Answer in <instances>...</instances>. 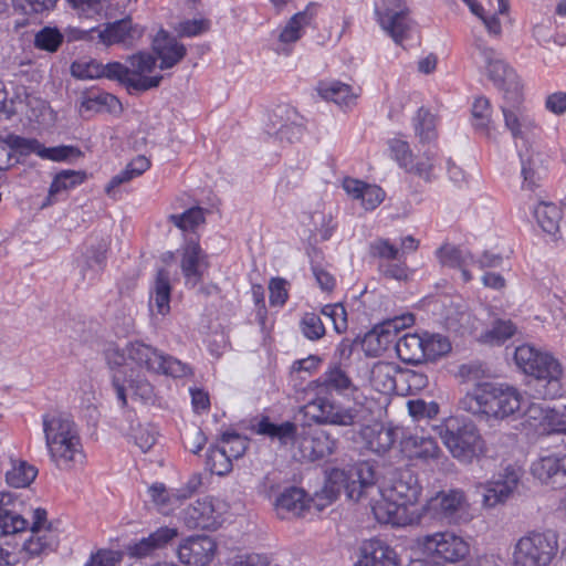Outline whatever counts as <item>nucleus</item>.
I'll return each mask as SVG.
<instances>
[{"mask_svg": "<svg viewBox=\"0 0 566 566\" xmlns=\"http://www.w3.org/2000/svg\"><path fill=\"white\" fill-rule=\"evenodd\" d=\"M416 547L427 557L452 564L463 560L470 553L469 543L452 532H437L418 537Z\"/></svg>", "mask_w": 566, "mask_h": 566, "instance_id": "9b49d317", "label": "nucleus"}, {"mask_svg": "<svg viewBox=\"0 0 566 566\" xmlns=\"http://www.w3.org/2000/svg\"><path fill=\"white\" fill-rule=\"evenodd\" d=\"M270 557L259 553L237 554L227 562V566H270Z\"/></svg>", "mask_w": 566, "mask_h": 566, "instance_id": "052dcab7", "label": "nucleus"}, {"mask_svg": "<svg viewBox=\"0 0 566 566\" xmlns=\"http://www.w3.org/2000/svg\"><path fill=\"white\" fill-rule=\"evenodd\" d=\"M207 465L211 473L224 475L232 469V459L222 447H210L207 455Z\"/></svg>", "mask_w": 566, "mask_h": 566, "instance_id": "3c124183", "label": "nucleus"}, {"mask_svg": "<svg viewBox=\"0 0 566 566\" xmlns=\"http://www.w3.org/2000/svg\"><path fill=\"white\" fill-rule=\"evenodd\" d=\"M338 440L323 429L304 428L296 438L297 452L294 457L302 461H315L332 455Z\"/></svg>", "mask_w": 566, "mask_h": 566, "instance_id": "4468645a", "label": "nucleus"}, {"mask_svg": "<svg viewBox=\"0 0 566 566\" xmlns=\"http://www.w3.org/2000/svg\"><path fill=\"white\" fill-rule=\"evenodd\" d=\"M107 243L98 242L86 248L85 252L76 260V265L83 280L93 281L103 271L106 261Z\"/></svg>", "mask_w": 566, "mask_h": 566, "instance_id": "cd10ccee", "label": "nucleus"}, {"mask_svg": "<svg viewBox=\"0 0 566 566\" xmlns=\"http://www.w3.org/2000/svg\"><path fill=\"white\" fill-rule=\"evenodd\" d=\"M38 475V469L25 461L13 464L6 473L7 484L11 488L21 489L29 486Z\"/></svg>", "mask_w": 566, "mask_h": 566, "instance_id": "37998d69", "label": "nucleus"}, {"mask_svg": "<svg viewBox=\"0 0 566 566\" xmlns=\"http://www.w3.org/2000/svg\"><path fill=\"white\" fill-rule=\"evenodd\" d=\"M518 155L522 165V188L527 190H534L539 186L542 175L545 171L543 167V159L539 154L534 153L531 148H526L525 151L520 149Z\"/></svg>", "mask_w": 566, "mask_h": 566, "instance_id": "7c9ffc66", "label": "nucleus"}, {"mask_svg": "<svg viewBox=\"0 0 566 566\" xmlns=\"http://www.w3.org/2000/svg\"><path fill=\"white\" fill-rule=\"evenodd\" d=\"M304 133V127L301 124H297L295 122L285 123L282 124L276 130H275V138L279 139L281 143H294L301 139L302 135Z\"/></svg>", "mask_w": 566, "mask_h": 566, "instance_id": "69168bd1", "label": "nucleus"}, {"mask_svg": "<svg viewBox=\"0 0 566 566\" xmlns=\"http://www.w3.org/2000/svg\"><path fill=\"white\" fill-rule=\"evenodd\" d=\"M170 292L169 273L160 269L156 275L150 305L155 306L157 312L161 315H166L170 311Z\"/></svg>", "mask_w": 566, "mask_h": 566, "instance_id": "4c0bfd02", "label": "nucleus"}, {"mask_svg": "<svg viewBox=\"0 0 566 566\" xmlns=\"http://www.w3.org/2000/svg\"><path fill=\"white\" fill-rule=\"evenodd\" d=\"M376 473L367 461L356 463L349 471L332 469L326 473L324 495H364L374 488Z\"/></svg>", "mask_w": 566, "mask_h": 566, "instance_id": "6e6552de", "label": "nucleus"}, {"mask_svg": "<svg viewBox=\"0 0 566 566\" xmlns=\"http://www.w3.org/2000/svg\"><path fill=\"white\" fill-rule=\"evenodd\" d=\"M224 512L223 497H198L184 510L182 518L189 528L216 530Z\"/></svg>", "mask_w": 566, "mask_h": 566, "instance_id": "ddd939ff", "label": "nucleus"}, {"mask_svg": "<svg viewBox=\"0 0 566 566\" xmlns=\"http://www.w3.org/2000/svg\"><path fill=\"white\" fill-rule=\"evenodd\" d=\"M371 511L379 523L399 527L418 524L422 518L460 524L475 514L465 497H377Z\"/></svg>", "mask_w": 566, "mask_h": 566, "instance_id": "f257e3e1", "label": "nucleus"}, {"mask_svg": "<svg viewBox=\"0 0 566 566\" xmlns=\"http://www.w3.org/2000/svg\"><path fill=\"white\" fill-rule=\"evenodd\" d=\"M120 559V553L109 549H101L91 556L85 566H116Z\"/></svg>", "mask_w": 566, "mask_h": 566, "instance_id": "774afa93", "label": "nucleus"}, {"mask_svg": "<svg viewBox=\"0 0 566 566\" xmlns=\"http://www.w3.org/2000/svg\"><path fill=\"white\" fill-rule=\"evenodd\" d=\"M25 526L27 521L21 515L6 509L0 501V537L21 532Z\"/></svg>", "mask_w": 566, "mask_h": 566, "instance_id": "8fccbe9b", "label": "nucleus"}, {"mask_svg": "<svg viewBox=\"0 0 566 566\" xmlns=\"http://www.w3.org/2000/svg\"><path fill=\"white\" fill-rule=\"evenodd\" d=\"M67 2L85 18L105 17L112 7V0H67Z\"/></svg>", "mask_w": 566, "mask_h": 566, "instance_id": "49530a36", "label": "nucleus"}, {"mask_svg": "<svg viewBox=\"0 0 566 566\" xmlns=\"http://www.w3.org/2000/svg\"><path fill=\"white\" fill-rule=\"evenodd\" d=\"M106 359L109 365L120 367L130 363L149 373L174 378L191 374L187 364L140 340L129 342L124 348L109 347L106 350Z\"/></svg>", "mask_w": 566, "mask_h": 566, "instance_id": "20e7f679", "label": "nucleus"}, {"mask_svg": "<svg viewBox=\"0 0 566 566\" xmlns=\"http://www.w3.org/2000/svg\"><path fill=\"white\" fill-rule=\"evenodd\" d=\"M175 552L184 566H209L217 556L218 544L208 535H190L179 542Z\"/></svg>", "mask_w": 566, "mask_h": 566, "instance_id": "2eb2a0df", "label": "nucleus"}, {"mask_svg": "<svg viewBox=\"0 0 566 566\" xmlns=\"http://www.w3.org/2000/svg\"><path fill=\"white\" fill-rule=\"evenodd\" d=\"M501 111L504 125L514 139L525 140L538 128L532 112L522 104V94L516 101L504 98Z\"/></svg>", "mask_w": 566, "mask_h": 566, "instance_id": "f3484780", "label": "nucleus"}, {"mask_svg": "<svg viewBox=\"0 0 566 566\" xmlns=\"http://www.w3.org/2000/svg\"><path fill=\"white\" fill-rule=\"evenodd\" d=\"M384 198L385 192L380 187L366 184L359 200L366 210H373L382 202Z\"/></svg>", "mask_w": 566, "mask_h": 566, "instance_id": "0e129e2a", "label": "nucleus"}, {"mask_svg": "<svg viewBox=\"0 0 566 566\" xmlns=\"http://www.w3.org/2000/svg\"><path fill=\"white\" fill-rule=\"evenodd\" d=\"M522 475L523 474L520 469L507 467L503 472L494 475L491 481L485 484H479L475 492L482 493V495L521 494L525 491Z\"/></svg>", "mask_w": 566, "mask_h": 566, "instance_id": "412c9836", "label": "nucleus"}, {"mask_svg": "<svg viewBox=\"0 0 566 566\" xmlns=\"http://www.w3.org/2000/svg\"><path fill=\"white\" fill-rule=\"evenodd\" d=\"M399 556L384 541L371 538L361 544L354 566H399Z\"/></svg>", "mask_w": 566, "mask_h": 566, "instance_id": "4be33fe9", "label": "nucleus"}, {"mask_svg": "<svg viewBox=\"0 0 566 566\" xmlns=\"http://www.w3.org/2000/svg\"><path fill=\"white\" fill-rule=\"evenodd\" d=\"M369 254L384 260H400V250L388 239L378 238L369 244Z\"/></svg>", "mask_w": 566, "mask_h": 566, "instance_id": "6e6d98bb", "label": "nucleus"}, {"mask_svg": "<svg viewBox=\"0 0 566 566\" xmlns=\"http://www.w3.org/2000/svg\"><path fill=\"white\" fill-rule=\"evenodd\" d=\"M300 328L310 340L321 339L325 335V326L315 313H305L300 322Z\"/></svg>", "mask_w": 566, "mask_h": 566, "instance_id": "5fc2aeb1", "label": "nucleus"}, {"mask_svg": "<svg viewBox=\"0 0 566 566\" xmlns=\"http://www.w3.org/2000/svg\"><path fill=\"white\" fill-rule=\"evenodd\" d=\"M415 323V316L411 313H406L392 318L386 319L375 327L379 340L386 344L395 342L396 336L401 329L410 327Z\"/></svg>", "mask_w": 566, "mask_h": 566, "instance_id": "58836bf2", "label": "nucleus"}, {"mask_svg": "<svg viewBox=\"0 0 566 566\" xmlns=\"http://www.w3.org/2000/svg\"><path fill=\"white\" fill-rule=\"evenodd\" d=\"M179 535L177 527L161 526L149 533L148 536L128 544L127 553L130 557H150L155 552L164 549Z\"/></svg>", "mask_w": 566, "mask_h": 566, "instance_id": "aec40b11", "label": "nucleus"}, {"mask_svg": "<svg viewBox=\"0 0 566 566\" xmlns=\"http://www.w3.org/2000/svg\"><path fill=\"white\" fill-rule=\"evenodd\" d=\"M375 12L382 30L386 31L397 44H400L408 38V33L412 27L408 10L400 9L397 11L386 8L381 11L376 8Z\"/></svg>", "mask_w": 566, "mask_h": 566, "instance_id": "5701e85b", "label": "nucleus"}, {"mask_svg": "<svg viewBox=\"0 0 566 566\" xmlns=\"http://www.w3.org/2000/svg\"><path fill=\"white\" fill-rule=\"evenodd\" d=\"M203 258V252L197 242L189 241L186 244L181 260V270L186 284L193 287L201 281Z\"/></svg>", "mask_w": 566, "mask_h": 566, "instance_id": "c756f323", "label": "nucleus"}, {"mask_svg": "<svg viewBox=\"0 0 566 566\" xmlns=\"http://www.w3.org/2000/svg\"><path fill=\"white\" fill-rule=\"evenodd\" d=\"M316 388H319V392L335 390L338 394H346L349 390H354L355 386L339 366L329 367L318 379L313 381Z\"/></svg>", "mask_w": 566, "mask_h": 566, "instance_id": "72a5a7b5", "label": "nucleus"}, {"mask_svg": "<svg viewBox=\"0 0 566 566\" xmlns=\"http://www.w3.org/2000/svg\"><path fill=\"white\" fill-rule=\"evenodd\" d=\"M275 515L281 520L314 516L333 504V497H270Z\"/></svg>", "mask_w": 566, "mask_h": 566, "instance_id": "dca6fc26", "label": "nucleus"}, {"mask_svg": "<svg viewBox=\"0 0 566 566\" xmlns=\"http://www.w3.org/2000/svg\"><path fill=\"white\" fill-rule=\"evenodd\" d=\"M523 395L509 385L481 382L459 401L462 410L486 419L503 420L522 408Z\"/></svg>", "mask_w": 566, "mask_h": 566, "instance_id": "f03ea898", "label": "nucleus"}, {"mask_svg": "<svg viewBox=\"0 0 566 566\" xmlns=\"http://www.w3.org/2000/svg\"><path fill=\"white\" fill-rule=\"evenodd\" d=\"M42 153L40 157L42 159H50L53 161H64L71 158L81 157L82 151L75 146H56V147H44L42 146Z\"/></svg>", "mask_w": 566, "mask_h": 566, "instance_id": "bf43d9fd", "label": "nucleus"}, {"mask_svg": "<svg viewBox=\"0 0 566 566\" xmlns=\"http://www.w3.org/2000/svg\"><path fill=\"white\" fill-rule=\"evenodd\" d=\"M416 136L421 143H431L437 138L436 116L421 107L413 117Z\"/></svg>", "mask_w": 566, "mask_h": 566, "instance_id": "c03bdc74", "label": "nucleus"}, {"mask_svg": "<svg viewBox=\"0 0 566 566\" xmlns=\"http://www.w3.org/2000/svg\"><path fill=\"white\" fill-rule=\"evenodd\" d=\"M515 325L511 321H497L486 336L496 343H503L514 335Z\"/></svg>", "mask_w": 566, "mask_h": 566, "instance_id": "338daca9", "label": "nucleus"}, {"mask_svg": "<svg viewBox=\"0 0 566 566\" xmlns=\"http://www.w3.org/2000/svg\"><path fill=\"white\" fill-rule=\"evenodd\" d=\"M321 313L331 319L336 333L342 334L347 329V313L340 303L327 304L322 307Z\"/></svg>", "mask_w": 566, "mask_h": 566, "instance_id": "4d7b16f0", "label": "nucleus"}, {"mask_svg": "<svg viewBox=\"0 0 566 566\" xmlns=\"http://www.w3.org/2000/svg\"><path fill=\"white\" fill-rule=\"evenodd\" d=\"M153 50L160 60L161 70L170 69L178 64L186 55V48L176 38L170 36L165 30H159L153 40Z\"/></svg>", "mask_w": 566, "mask_h": 566, "instance_id": "393cba45", "label": "nucleus"}, {"mask_svg": "<svg viewBox=\"0 0 566 566\" xmlns=\"http://www.w3.org/2000/svg\"><path fill=\"white\" fill-rule=\"evenodd\" d=\"M143 29L134 25L130 18H125L113 23H107L104 30L92 28L90 30H78L75 36L78 40L92 39V34L97 32V36L105 45L123 43L132 45L142 38Z\"/></svg>", "mask_w": 566, "mask_h": 566, "instance_id": "a211bd4d", "label": "nucleus"}, {"mask_svg": "<svg viewBox=\"0 0 566 566\" xmlns=\"http://www.w3.org/2000/svg\"><path fill=\"white\" fill-rule=\"evenodd\" d=\"M9 144L12 147V153H19L22 156L30 154H36L40 157L42 153V144L35 138H24L17 135H10L8 137Z\"/></svg>", "mask_w": 566, "mask_h": 566, "instance_id": "13d9d810", "label": "nucleus"}, {"mask_svg": "<svg viewBox=\"0 0 566 566\" xmlns=\"http://www.w3.org/2000/svg\"><path fill=\"white\" fill-rule=\"evenodd\" d=\"M287 282L284 279L275 277L272 279L269 284V301L272 306H282L287 300Z\"/></svg>", "mask_w": 566, "mask_h": 566, "instance_id": "e2e57ef3", "label": "nucleus"}, {"mask_svg": "<svg viewBox=\"0 0 566 566\" xmlns=\"http://www.w3.org/2000/svg\"><path fill=\"white\" fill-rule=\"evenodd\" d=\"M423 347L426 359L436 360L451 350V343L448 337L441 334H423Z\"/></svg>", "mask_w": 566, "mask_h": 566, "instance_id": "09e8293b", "label": "nucleus"}, {"mask_svg": "<svg viewBox=\"0 0 566 566\" xmlns=\"http://www.w3.org/2000/svg\"><path fill=\"white\" fill-rule=\"evenodd\" d=\"M440 263L444 266L458 269L473 264L475 260L464 249L451 244H444L437 251Z\"/></svg>", "mask_w": 566, "mask_h": 566, "instance_id": "79ce46f5", "label": "nucleus"}, {"mask_svg": "<svg viewBox=\"0 0 566 566\" xmlns=\"http://www.w3.org/2000/svg\"><path fill=\"white\" fill-rule=\"evenodd\" d=\"M45 443L53 462L60 469L70 470L83 465L85 453L74 421L66 415L43 416Z\"/></svg>", "mask_w": 566, "mask_h": 566, "instance_id": "7ed1b4c3", "label": "nucleus"}, {"mask_svg": "<svg viewBox=\"0 0 566 566\" xmlns=\"http://www.w3.org/2000/svg\"><path fill=\"white\" fill-rule=\"evenodd\" d=\"M401 370L392 363L378 361L370 370V384L381 394H390L396 389V377Z\"/></svg>", "mask_w": 566, "mask_h": 566, "instance_id": "f704fd0d", "label": "nucleus"}, {"mask_svg": "<svg viewBox=\"0 0 566 566\" xmlns=\"http://www.w3.org/2000/svg\"><path fill=\"white\" fill-rule=\"evenodd\" d=\"M532 474L542 483L554 488L566 481V454L562 457L547 455L532 464Z\"/></svg>", "mask_w": 566, "mask_h": 566, "instance_id": "b1692460", "label": "nucleus"}, {"mask_svg": "<svg viewBox=\"0 0 566 566\" xmlns=\"http://www.w3.org/2000/svg\"><path fill=\"white\" fill-rule=\"evenodd\" d=\"M105 65H99L95 62L82 63L74 62L71 65L72 74L78 78H94L99 76H105L104 73Z\"/></svg>", "mask_w": 566, "mask_h": 566, "instance_id": "680f3d73", "label": "nucleus"}, {"mask_svg": "<svg viewBox=\"0 0 566 566\" xmlns=\"http://www.w3.org/2000/svg\"><path fill=\"white\" fill-rule=\"evenodd\" d=\"M363 438L370 451L384 454L395 444L397 430L382 424H375L363 430Z\"/></svg>", "mask_w": 566, "mask_h": 566, "instance_id": "2f4dec72", "label": "nucleus"}, {"mask_svg": "<svg viewBox=\"0 0 566 566\" xmlns=\"http://www.w3.org/2000/svg\"><path fill=\"white\" fill-rule=\"evenodd\" d=\"M514 360L524 374L533 376L537 380L546 381L548 389L544 397L555 398L560 395L563 367L554 356L525 344L516 347Z\"/></svg>", "mask_w": 566, "mask_h": 566, "instance_id": "39448f33", "label": "nucleus"}, {"mask_svg": "<svg viewBox=\"0 0 566 566\" xmlns=\"http://www.w3.org/2000/svg\"><path fill=\"white\" fill-rule=\"evenodd\" d=\"M318 92L323 98L346 107L354 104L358 96L350 85L338 81L322 83L318 87Z\"/></svg>", "mask_w": 566, "mask_h": 566, "instance_id": "e433bc0d", "label": "nucleus"}, {"mask_svg": "<svg viewBox=\"0 0 566 566\" xmlns=\"http://www.w3.org/2000/svg\"><path fill=\"white\" fill-rule=\"evenodd\" d=\"M256 432L271 438H277L282 444H287L292 441L296 444V426L290 421L275 424L270 422L268 418H263L258 423Z\"/></svg>", "mask_w": 566, "mask_h": 566, "instance_id": "ea45409f", "label": "nucleus"}, {"mask_svg": "<svg viewBox=\"0 0 566 566\" xmlns=\"http://www.w3.org/2000/svg\"><path fill=\"white\" fill-rule=\"evenodd\" d=\"M438 430L443 444L461 461H471L483 450L482 437L470 420L450 418Z\"/></svg>", "mask_w": 566, "mask_h": 566, "instance_id": "0eeeda50", "label": "nucleus"}, {"mask_svg": "<svg viewBox=\"0 0 566 566\" xmlns=\"http://www.w3.org/2000/svg\"><path fill=\"white\" fill-rule=\"evenodd\" d=\"M128 65L112 62L105 65L104 73L109 80H117L128 90L148 91L159 86L163 76H147L156 66V59L147 52H138L127 59Z\"/></svg>", "mask_w": 566, "mask_h": 566, "instance_id": "423d86ee", "label": "nucleus"}, {"mask_svg": "<svg viewBox=\"0 0 566 566\" xmlns=\"http://www.w3.org/2000/svg\"><path fill=\"white\" fill-rule=\"evenodd\" d=\"M314 6L308 4L305 10L295 13L280 33V41L283 43L296 42L306 27L314 20Z\"/></svg>", "mask_w": 566, "mask_h": 566, "instance_id": "c9c22d12", "label": "nucleus"}, {"mask_svg": "<svg viewBox=\"0 0 566 566\" xmlns=\"http://www.w3.org/2000/svg\"><path fill=\"white\" fill-rule=\"evenodd\" d=\"M60 543L59 533L52 526L46 528H31V534L22 545L24 552L30 558L48 555L54 552Z\"/></svg>", "mask_w": 566, "mask_h": 566, "instance_id": "a878e982", "label": "nucleus"}, {"mask_svg": "<svg viewBox=\"0 0 566 566\" xmlns=\"http://www.w3.org/2000/svg\"><path fill=\"white\" fill-rule=\"evenodd\" d=\"M492 105L491 102L484 97L479 96L474 99L471 108V123L472 127L480 135L492 139L495 138V125L492 119Z\"/></svg>", "mask_w": 566, "mask_h": 566, "instance_id": "c85d7f7f", "label": "nucleus"}, {"mask_svg": "<svg viewBox=\"0 0 566 566\" xmlns=\"http://www.w3.org/2000/svg\"><path fill=\"white\" fill-rule=\"evenodd\" d=\"M304 417L317 424L352 426L355 412L327 397L317 396L301 408Z\"/></svg>", "mask_w": 566, "mask_h": 566, "instance_id": "f8f14e48", "label": "nucleus"}, {"mask_svg": "<svg viewBox=\"0 0 566 566\" xmlns=\"http://www.w3.org/2000/svg\"><path fill=\"white\" fill-rule=\"evenodd\" d=\"M86 178V174L76 170H63L59 172L49 189V199L55 197L62 191L72 189L81 185Z\"/></svg>", "mask_w": 566, "mask_h": 566, "instance_id": "a18cd8bd", "label": "nucleus"}, {"mask_svg": "<svg viewBox=\"0 0 566 566\" xmlns=\"http://www.w3.org/2000/svg\"><path fill=\"white\" fill-rule=\"evenodd\" d=\"M113 387L123 407L127 403V389H129L134 396H137L145 401L150 400L154 395L153 385L145 378V376L139 374L136 375L135 378H133V375H130L129 378H126L122 371H116L113 376Z\"/></svg>", "mask_w": 566, "mask_h": 566, "instance_id": "bb28decb", "label": "nucleus"}, {"mask_svg": "<svg viewBox=\"0 0 566 566\" xmlns=\"http://www.w3.org/2000/svg\"><path fill=\"white\" fill-rule=\"evenodd\" d=\"M558 552V536L551 531L532 532L514 546V566H548Z\"/></svg>", "mask_w": 566, "mask_h": 566, "instance_id": "1a4fd4ad", "label": "nucleus"}, {"mask_svg": "<svg viewBox=\"0 0 566 566\" xmlns=\"http://www.w3.org/2000/svg\"><path fill=\"white\" fill-rule=\"evenodd\" d=\"M400 451L409 460L420 464H429L442 457L436 439L424 434H408L400 440Z\"/></svg>", "mask_w": 566, "mask_h": 566, "instance_id": "6ab92c4d", "label": "nucleus"}, {"mask_svg": "<svg viewBox=\"0 0 566 566\" xmlns=\"http://www.w3.org/2000/svg\"><path fill=\"white\" fill-rule=\"evenodd\" d=\"M474 48L485 63L489 78L503 92V98L512 97L516 101L522 93V84L515 70L509 65L499 52L488 46L482 40H476Z\"/></svg>", "mask_w": 566, "mask_h": 566, "instance_id": "9d476101", "label": "nucleus"}, {"mask_svg": "<svg viewBox=\"0 0 566 566\" xmlns=\"http://www.w3.org/2000/svg\"><path fill=\"white\" fill-rule=\"evenodd\" d=\"M423 335L408 333L396 340L398 357L408 364H420L426 360Z\"/></svg>", "mask_w": 566, "mask_h": 566, "instance_id": "473e14b6", "label": "nucleus"}, {"mask_svg": "<svg viewBox=\"0 0 566 566\" xmlns=\"http://www.w3.org/2000/svg\"><path fill=\"white\" fill-rule=\"evenodd\" d=\"M63 42V35L55 28L45 27L34 36V46L39 50L55 52Z\"/></svg>", "mask_w": 566, "mask_h": 566, "instance_id": "603ef678", "label": "nucleus"}, {"mask_svg": "<svg viewBox=\"0 0 566 566\" xmlns=\"http://www.w3.org/2000/svg\"><path fill=\"white\" fill-rule=\"evenodd\" d=\"M168 221L182 231H192L205 222V210L192 207L180 214H170Z\"/></svg>", "mask_w": 566, "mask_h": 566, "instance_id": "de8ad7c7", "label": "nucleus"}, {"mask_svg": "<svg viewBox=\"0 0 566 566\" xmlns=\"http://www.w3.org/2000/svg\"><path fill=\"white\" fill-rule=\"evenodd\" d=\"M222 449L231 459L242 457L248 448L247 438L234 431H226L221 436Z\"/></svg>", "mask_w": 566, "mask_h": 566, "instance_id": "864d4df0", "label": "nucleus"}, {"mask_svg": "<svg viewBox=\"0 0 566 566\" xmlns=\"http://www.w3.org/2000/svg\"><path fill=\"white\" fill-rule=\"evenodd\" d=\"M534 216L545 232L554 234L558 231L562 211L556 205L544 201L539 202L534 209Z\"/></svg>", "mask_w": 566, "mask_h": 566, "instance_id": "a19ab883", "label": "nucleus"}]
</instances>
